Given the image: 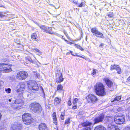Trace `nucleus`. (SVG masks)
<instances>
[{"instance_id":"obj_1","label":"nucleus","mask_w":130,"mask_h":130,"mask_svg":"<svg viewBox=\"0 0 130 130\" xmlns=\"http://www.w3.org/2000/svg\"><path fill=\"white\" fill-rule=\"evenodd\" d=\"M96 94L101 96H104L106 95L104 86L101 83H98L94 87Z\"/></svg>"},{"instance_id":"obj_2","label":"nucleus","mask_w":130,"mask_h":130,"mask_svg":"<svg viewBox=\"0 0 130 130\" xmlns=\"http://www.w3.org/2000/svg\"><path fill=\"white\" fill-rule=\"evenodd\" d=\"M124 121V116L122 113H119L115 115L114 121L116 123L121 124H123Z\"/></svg>"},{"instance_id":"obj_3","label":"nucleus","mask_w":130,"mask_h":130,"mask_svg":"<svg viewBox=\"0 0 130 130\" xmlns=\"http://www.w3.org/2000/svg\"><path fill=\"white\" fill-rule=\"evenodd\" d=\"M40 28L44 32L51 34H54L58 36L59 35V34L55 32L51 31L52 30V28L51 27H49L46 26L44 25H41Z\"/></svg>"},{"instance_id":"obj_4","label":"nucleus","mask_w":130,"mask_h":130,"mask_svg":"<svg viewBox=\"0 0 130 130\" xmlns=\"http://www.w3.org/2000/svg\"><path fill=\"white\" fill-rule=\"evenodd\" d=\"M30 110L34 112L39 113L41 111V106L37 103H33L29 105Z\"/></svg>"},{"instance_id":"obj_5","label":"nucleus","mask_w":130,"mask_h":130,"mask_svg":"<svg viewBox=\"0 0 130 130\" xmlns=\"http://www.w3.org/2000/svg\"><path fill=\"white\" fill-rule=\"evenodd\" d=\"M22 119L24 123L26 124H30L32 122L30 115L28 113H25L22 116Z\"/></svg>"},{"instance_id":"obj_6","label":"nucleus","mask_w":130,"mask_h":130,"mask_svg":"<svg viewBox=\"0 0 130 130\" xmlns=\"http://www.w3.org/2000/svg\"><path fill=\"white\" fill-rule=\"evenodd\" d=\"M28 85L29 88H31L32 90L34 91H37L39 89L37 84L36 82L33 80H29L28 83Z\"/></svg>"},{"instance_id":"obj_7","label":"nucleus","mask_w":130,"mask_h":130,"mask_svg":"<svg viewBox=\"0 0 130 130\" xmlns=\"http://www.w3.org/2000/svg\"><path fill=\"white\" fill-rule=\"evenodd\" d=\"M28 75V73L26 72L21 71L17 73L16 77L18 80H22L26 79Z\"/></svg>"},{"instance_id":"obj_8","label":"nucleus","mask_w":130,"mask_h":130,"mask_svg":"<svg viewBox=\"0 0 130 130\" xmlns=\"http://www.w3.org/2000/svg\"><path fill=\"white\" fill-rule=\"evenodd\" d=\"M87 101L90 103L94 104L96 102L98 99L95 95L92 94L88 95L86 98Z\"/></svg>"},{"instance_id":"obj_9","label":"nucleus","mask_w":130,"mask_h":130,"mask_svg":"<svg viewBox=\"0 0 130 130\" xmlns=\"http://www.w3.org/2000/svg\"><path fill=\"white\" fill-rule=\"evenodd\" d=\"M56 82L60 83L63 81L64 79L62 77V74L60 71H58V72L56 73Z\"/></svg>"},{"instance_id":"obj_10","label":"nucleus","mask_w":130,"mask_h":130,"mask_svg":"<svg viewBox=\"0 0 130 130\" xmlns=\"http://www.w3.org/2000/svg\"><path fill=\"white\" fill-rule=\"evenodd\" d=\"M21 102L22 101L20 99H18L15 100L14 102V103L15 104H20L15 106V107H13V108L15 110H18L20 108L19 107H21L23 105V104L22 103H21Z\"/></svg>"},{"instance_id":"obj_11","label":"nucleus","mask_w":130,"mask_h":130,"mask_svg":"<svg viewBox=\"0 0 130 130\" xmlns=\"http://www.w3.org/2000/svg\"><path fill=\"white\" fill-rule=\"evenodd\" d=\"M104 118V116L103 115H100L95 118L94 120V123L101 122Z\"/></svg>"},{"instance_id":"obj_12","label":"nucleus","mask_w":130,"mask_h":130,"mask_svg":"<svg viewBox=\"0 0 130 130\" xmlns=\"http://www.w3.org/2000/svg\"><path fill=\"white\" fill-rule=\"evenodd\" d=\"M108 130H120L118 127L113 124H109L108 126Z\"/></svg>"},{"instance_id":"obj_13","label":"nucleus","mask_w":130,"mask_h":130,"mask_svg":"<svg viewBox=\"0 0 130 130\" xmlns=\"http://www.w3.org/2000/svg\"><path fill=\"white\" fill-rule=\"evenodd\" d=\"M39 130H48V128L44 123L40 124L39 126Z\"/></svg>"},{"instance_id":"obj_14","label":"nucleus","mask_w":130,"mask_h":130,"mask_svg":"<svg viewBox=\"0 0 130 130\" xmlns=\"http://www.w3.org/2000/svg\"><path fill=\"white\" fill-rule=\"evenodd\" d=\"M104 80L107 86H108L109 88L111 87L112 86L113 83L108 78H106Z\"/></svg>"},{"instance_id":"obj_15","label":"nucleus","mask_w":130,"mask_h":130,"mask_svg":"<svg viewBox=\"0 0 130 130\" xmlns=\"http://www.w3.org/2000/svg\"><path fill=\"white\" fill-rule=\"evenodd\" d=\"M106 120H107L106 122L108 124H112L113 122L114 121L113 120L114 119L113 118L111 117H107L106 118Z\"/></svg>"},{"instance_id":"obj_16","label":"nucleus","mask_w":130,"mask_h":130,"mask_svg":"<svg viewBox=\"0 0 130 130\" xmlns=\"http://www.w3.org/2000/svg\"><path fill=\"white\" fill-rule=\"evenodd\" d=\"M92 125V123L89 122H85L82 123L81 124L79 125V127H80L81 125H82L83 127L87 126H90Z\"/></svg>"},{"instance_id":"obj_17","label":"nucleus","mask_w":130,"mask_h":130,"mask_svg":"<svg viewBox=\"0 0 130 130\" xmlns=\"http://www.w3.org/2000/svg\"><path fill=\"white\" fill-rule=\"evenodd\" d=\"M11 68L9 66H5L3 69L2 72H9L11 71Z\"/></svg>"},{"instance_id":"obj_18","label":"nucleus","mask_w":130,"mask_h":130,"mask_svg":"<svg viewBox=\"0 0 130 130\" xmlns=\"http://www.w3.org/2000/svg\"><path fill=\"white\" fill-rule=\"evenodd\" d=\"M53 118L54 123L56 125H57V120L56 117V113L55 112H54L53 114Z\"/></svg>"},{"instance_id":"obj_19","label":"nucleus","mask_w":130,"mask_h":130,"mask_svg":"<svg viewBox=\"0 0 130 130\" xmlns=\"http://www.w3.org/2000/svg\"><path fill=\"white\" fill-rule=\"evenodd\" d=\"M94 130H106V129L101 125H99L95 127Z\"/></svg>"},{"instance_id":"obj_20","label":"nucleus","mask_w":130,"mask_h":130,"mask_svg":"<svg viewBox=\"0 0 130 130\" xmlns=\"http://www.w3.org/2000/svg\"><path fill=\"white\" fill-rule=\"evenodd\" d=\"M13 127L14 128H13V129L15 130H19L21 128L22 126L21 124H18L17 125H14Z\"/></svg>"},{"instance_id":"obj_21","label":"nucleus","mask_w":130,"mask_h":130,"mask_svg":"<svg viewBox=\"0 0 130 130\" xmlns=\"http://www.w3.org/2000/svg\"><path fill=\"white\" fill-rule=\"evenodd\" d=\"M18 87H20L19 89H18V92L23 91L24 89L25 85L24 83H22L20 84V85H18Z\"/></svg>"},{"instance_id":"obj_22","label":"nucleus","mask_w":130,"mask_h":130,"mask_svg":"<svg viewBox=\"0 0 130 130\" xmlns=\"http://www.w3.org/2000/svg\"><path fill=\"white\" fill-rule=\"evenodd\" d=\"M5 66H8L7 64H6L4 63H0V71L2 72Z\"/></svg>"},{"instance_id":"obj_23","label":"nucleus","mask_w":130,"mask_h":130,"mask_svg":"<svg viewBox=\"0 0 130 130\" xmlns=\"http://www.w3.org/2000/svg\"><path fill=\"white\" fill-rule=\"evenodd\" d=\"M99 31L95 28H92L91 29V32L93 33V35H95Z\"/></svg>"},{"instance_id":"obj_24","label":"nucleus","mask_w":130,"mask_h":130,"mask_svg":"<svg viewBox=\"0 0 130 130\" xmlns=\"http://www.w3.org/2000/svg\"><path fill=\"white\" fill-rule=\"evenodd\" d=\"M60 99L58 98H56L54 100V104L55 105H57L59 104L60 102Z\"/></svg>"},{"instance_id":"obj_25","label":"nucleus","mask_w":130,"mask_h":130,"mask_svg":"<svg viewBox=\"0 0 130 130\" xmlns=\"http://www.w3.org/2000/svg\"><path fill=\"white\" fill-rule=\"evenodd\" d=\"M37 36L36 34L35 33H33L31 36V38L32 40H35V41H37Z\"/></svg>"},{"instance_id":"obj_26","label":"nucleus","mask_w":130,"mask_h":130,"mask_svg":"<svg viewBox=\"0 0 130 130\" xmlns=\"http://www.w3.org/2000/svg\"><path fill=\"white\" fill-rule=\"evenodd\" d=\"M121 98V96H116L113 99V100H111V102H113L114 101H119L120 100Z\"/></svg>"},{"instance_id":"obj_27","label":"nucleus","mask_w":130,"mask_h":130,"mask_svg":"<svg viewBox=\"0 0 130 130\" xmlns=\"http://www.w3.org/2000/svg\"><path fill=\"white\" fill-rule=\"evenodd\" d=\"M95 36H96L97 37H101L102 38H103L104 37L103 34L99 31L98 32Z\"/></svg>"},{"instance_id":"obj_28","label":"nucleus","mask_w":130,"mask_h":130,"mask_svg":"<svg viewBox=\"0 0 130 130\" xmlns=\"http://www.w3.org/2000/svg\"><path fill=\"white\" fill-rule=\"evenodd\" d=\"M118 65H117L116 64H114L111 65L110 67V69L111 70H113L116 69L117 68Z\"/></svg>"},{"instance_id":"obj_29","label":"nucleus","mask_w":130,"mask_h":130,"mask_svg":"<svg viewBox=\"0 0 130 130\" xmlns=\"http://www.w3.org/2000/svg\"><path fill=\"white\" fill-rule=\"evenodd\" d=\"M116 70L117 71L118 73L120 74L121 73V69L120 67L118 65L117 68L116 69Z\"/></svg>"},{"instance_id":"obj_30","label":"nucleus","mask_w":130,"mask_h":130,"mask_svg":"<svg viewBox=\"0 0 130 130\" xmlns=\"http://www.w3.org/2000/svg\"><path fill=\"white\" fill-rule=\"evenodd\" d=\"M78 102V99L77 98H75L73 100V103L74 105H77V103Z\"/></svg>"},{"instance_id":"obj_31","label":"nucleus","mask_w":130,"mask_h":130,"mask_svg":"<svg viewBox=\"0 0 130 130\" xmlns=\"http://www.w3.org/2000/svg\"><path fill=\"white\" fill-rule=\"evenodd\" d=\"M119 108L118 107H115L113 108V111L115 112H117L118 111L119 109Z\"/></svg>"},{"instance_id":"obj_32","label":"nucleus","mask_w":130,"mask_h":130,"mask_svg":"<svg viewBox=\"0 0 130 130\" xmlns=\"http://www.w3.org/2000/svg\"><path fill=\"white\" fill-rule=\"evenodd\" d=\"M6 128L4 125L0 126V130H6Z\"/></svg>"},{"instance_id":"obj_33","label":"nucleus","mask_w":130,"mask_h":130,"mask_svg":"<svg viewBox=\"0 0 130 130\" xmlns=\"http://www.w3.org/2000/svg\"><path fill=\"white\" fill-rule=\"evenodd\" d=\"M63 88L62 86L60 84L58 85L57 88V90H62Z\"/></svg>"},{"instance_id":"obj_34","label":"nucleus","mask_w":130,"mask_h":130,"mask_svg":"<svg viewBox=\"0 0 130 130\" xmlns=\"http://www.w3.org/2000/svg\"><path fill=\"white\" fill-rule=\"evenodd\" d=\"M6 92L8 93H10L11 92V90L10 88H6L5 89Z\"/></svg>"},{"instance_id":"obj_35","label":"nucleus","mask_w":130,"mask_h":130,"mask_svg":"<svg viewBox=\"0 0 130 130\" xmlns=\"http://www.w3.org/2000/svg\"><path fill=\"white\" fill-rule=\"evenodd\" d=\"M75 45L77 47V48L79 49L81 51H83L84 49H83L82 48V47H81L79 45H78L76 44H75Z\"/></svg>"},{"instance_id":"obj_36","label":"nucleus","mask_w":130,"mask_h":130,"mask_svg":"<svg viewBox=\"0 0 130 130\" xmlns=\"http://www.w3.org/2000/svg\"><path fill=\"white\" fill-rule=\"evenodd\" d=\"M70 123V119L69 118H68L66 120L65 123V124H67Z\"/></svg>"},{"instance_id":"obj_37","label":"nucleus","mask_w":130,"mask_h":130,"mask_svg":"<svg viewBox=\"0 0 130 130\" xmlns=\"http://www.w3.org/2000/svg\"><path fill=\"white\" fill-rule=\"evenodd\" d=\"M8 78L9 79L11 80H14V77L13 76H9L8 77Z\"/></svg>"},{"instance_id":"obj_38","label":"nucleus","mask_w":130,"mask_h":130,"mask_svg":"<svg viewBox=\"0 0 130 130\" xmlns=\"http://www.w3.org/2000/svg\"><path fill=\"white\" fill-rule=\"evenodd\" d=\"M96 70L95 69H93V70L92 74L93 75H95L96 74Z\"/></svg>"},{"instance_id":"obj_39","label":"nucleus","mask_w":130,"mask_h":130,"mask_svg":"<svg viewBox=\"0 0 130 130\" xmlns=\"http://www.w3.org/2000/svg\"><path fill=\"white\" fill-rule=\"evenodd\" d=\"M109 14L108 15L109 17H111L113 16L112 13L111 12L109 13Z\"/></svg>"},{"instance_id":"obj_40","label":"nucleus","mask_w":130,"mask_h":130,"mask_svg":"<svg viewBox=\"0 0 130 130\" xmlns=\"http://www.w3.org/2000/svg\"><path fill=\"white\" fill-rule=\"evenodd\" d=\"M3 82L2 81H0V89H1V87L3 86Z\"/></svg>"},{"instance_id":"obj_41","label":"nucleus","mask_w":130,"mask_h":130,"mask_svg":"<svg viewBox=\"0 0 130 130\" xmlns=\"http://www.w3.org/2000/svg\"><path fill=\"white\" fill-rule=\"evenodd\" d=\"M82 130H91V129L89 127H87L85 128H83Z\"/></svg>"},{"instance_id":"obj_42","label":"nucleus","mask_w":130,"mask_h":130,"mask_svg":"<svg viewBox=\"0 0 130 130\" xmlns=\"http://www.w3.org/2000/svg\"><path fill=\"white\" fill-rule=\"evenodd\" d=\"M5 15L2 14V12H0V17L1 18H2L4 17Z\"/></svg>"},{"instance_id":"obj_43","label":"nucleus","mask_w":130,"mask_h":130,"mask_svg":"<svg viewBox=\"0 0 130 130\" xmlns=\"http://www.w3.org/2000/svg\"><path fill=\"white\" fill-rule=\"evenodd\" d=\"M68 105L70 106L71 105L72 103L71 102V101L70 100H69L68 102Z\"/></svg>"},{"instance_id":"obj_44","label":"nucleus","mask_w":130,"mask_h":130,"mask_svg":"<svg viewBox=\"0 0 130 130\" xmlns=\"http://www.w3.org/2000/svg\"><path fill=\"white\" fill-rule=\"evenodd\" d=\"M77 107V105H75L72 107V109H76Z\"/></svg>"},{"instance_id":"obj_45","label":"nucleus","mask_w":130,"mask_h":130,"mask_svg":"<svg viewBox=\"0 0 130 130\" xmlns=\"http://www.w3.org/2000/svg\"><path fill=\"white\" fill-rule=\"evenodd\" d=\"M125 130H130V126L126 127L125 128Z\"/></svg>"},{"instance_id":"obj_46","label":"nucleus","mask_w":130,"mask_h":130,"mask_svg":"<svg viewBox=\"0 0 130 130\" xmlns=\"http://www.w3.org/2000/svg\"><path fill=\"white\" fill-rule=\"evenodd\" d=\"M7 15H8L9 16L8 17H11L14 16V15L10 14H7Z\"/></svg>"},{"instance_id":"obj_47","label":"nucleus","mask_w":130,"mask_h":130,"mask_svg":"<svg viewBox=\"0 0 130 130\" xmlns=\"http://www.w3.org/2000/svg\"><path fill=\"white\" fill-rule=\"evenodd\" d=\"M28 60L29 61H30L32 62H33L31 58H28Z\"/></svg>"},{"instance_id":"obj_48","label":"nucleus","mask_w":130,"mask_h":130,"mask_svg":"<svg viewBox=\"0 0 130 130\" xmlns=\"http://www.w3.org/2000/svg\"><path fill=\"white\" fill-rule=\"evenodd\" d=\"M104 44L103 43H101V44L99 45V47H102L104 45Z\"/></svg>"},{"instance_id":"obj_49","label":"nucleus","mask_w":130,"mask_h":130,"mask_svg":"<svg viewBox=\"0 0 130 130\" xmlns=\"http://www.w3.org/2000/svg\"><path fill=\"white\" fill-rule=\"evenodd\" d=\"M83 2H82L79 5V7H82L83 6Z\"/></svg>"},{"instance_id":"obj_50","label":"nucleus","mask_w":130,"mask_h":130,"mask_svg":"<svg viewBox=\"0 0 130 130\" xmlns=\"http://www.w3.org/2000/svg\"><path fill=\"white\" fill-rule=\"evenodd\" d=\"M127 81L128 82H130V76L127 78Z\"/></svg>"},{"instance_id":"obj_51","label":"nucleus","mask_w":130,"mask_h":130,"mask_svg":"<svg viewBox=\"0 0 130 130\" xmlns=\"http://www.w3.org/2000/svg\"><path fill=\"white\" fill-rule=\"evenodd\" d=\"M61 119L63 120L64 119V116H60Z\"/></svg>"},{"instance_id":"obj_52","label":"nucleus","mask_w":130,"mask_h":130,"mask_svg":"<svg viewBox=\"0 0 130 130\" xmlns=\"http://www.w3.org/2000/svg\"><path fill=\"white\" fill-rule=\"evenodd\" d=\"M70 53H71V54L72 55H73L74 56H76L75 55H74L72 53V52L71 51H70Z\"/></svg>"},{"instance_id":"obj_53","label":"nucleus","mask_w":130,"mask_h":130,"mask_svg":"<svg viewBox=\"0 0 130 130\" xmlns=\"http://www.w3.org/2000/svg\"><path fill=\"white\" fill-rule=\"evenodd\" d=\"M64 114L63 112H62L61 113L60 116H64Z\"/></svg>"},{"instance_id":"obj_54","label":"nucleus","mask_w":130,"mask_h":130,"mask_svg":"<svg viewBox=\"0 0 130 130\" xmlns=\"http://www.w3.org/2000/svg\"><path fill=\"white\" fill-rule=\"evenodd\" d=\"M128 112H130V107H129L128 108Z\"/></svg>"},{"instance_id":"obj_55","label":"nucleus","mask_w":130,"mask_h":130,"mask_svg":"<svg viewBox=\"0 0 130 130\" xmlns=\"http://www.w3.org/2000/svg\"><path fill=\"white\" fill-rule=\"evenodd\" d=\"M73 2L74 3H75L76 4H77V2H76V1H73Z\"/></svg>"},{"instance_id":"obj_56","label":"nucleus","mask_w":130,"mask_h":130,"mask_svg":"<svg viewBox=\"0 0 130 130\" xmlns=\"http://www.w3.org/2000/svg\"><path fill=\"white\" fill-rule=\"evenodd\" d=\"M0 7L4 8V6L3 5L0 4Z\"/></svg>"},{"instance_id":"obj_57","label":"nucleus","mask_w":130,"mask_h":130,"mask_svg":"<svg viewBox=\"0 0 130 130\" xmlns=\"http://www.w3.org/2000/svg\"><path fill=\"white\" fill-rule=\"evenodd\" d=\"M36 50L37 52H39L40 51L38 49H36Z\"/></svg>"},{"instance_id":"obj_58","label":"nucleus","mask_w":130,"mask_h":130,"mask_svg":"<svg viewBox=\"0 0 130 130\" xmlns=\"http://www.w3.org/2000/svg\"><path fill=\"white\" fill-rule=\"evenodd\" d=\"M12 98H11L9 100V102H11V101L12 100Z\"/></svg>"},{"instance_id":"obj_59","label":"nucleus","mask_w":130,"mask_h":130,"mask_svg":"<svg viewBox=\"0 0 130 130\" xmlns=\"http://www.w3.org/2000/svg\"><path fill=\"white\" fill-rule=\"evenodd\" d=\"M70 54V53L69 52H68L66 53V55H69Z\"/></svg>"},{"instance_id":"obj_60","label":"nucleus","mask_w":130,"mask_h":130,"mask_svg":"<svg viewBox=\"0 0 130 130\" xmlns=\"http://www.w3.org/2000/svg\"><path fill=\"white\" fill-rule=\"evenodd\" d=\"M36 24L40 27V26L41 25H40L38 23H36Z\"/></svg>"},{"instance_id":"obj_61","label":"nucleus","mask_w":130,"mask_h":130,"mask_svg":"<svg viewBox=\"0 0 130 130\" xmlns=\"http://www.w3.org/2000/svg\"><path fill=\"white\" fill-rule=\"evenodd\" d=\"M41 88V89H42L41 91H42V92H43V93H44V91H43V88L42 87Z\"/></svg>"},{"instance_id":"obj_62","label":"nucleus","mask_w":130,"mask_h":130,"mask_svg":"<svg viewBox=\"0 0 130 130\" xmlns=\"http://www.w3.org/2000/svg\"><path fill=\"white\" fill-rule=\"evenodd\" d=\"M126 100H130V97L127 98Z\"/></svg>"},{"instance_id":"obj_63","label":"nucleus","mask_w":130,"mask_h":130,"mask_svg":"<svg viewBox=\"0 0 130 130\" xmlns=\"http://www.w3.org/2000/svg\"><path fill=\"white\" fill-rule=\"evenodd\" d=\"M2 117V115L1 113H0V120L1 119Z\"/></svg>"},{"instance_id":"obj_64","label":"nucleus","mask_w":130,"mask_h":130,"mask_svg":"<svg viewBox=\"0 0 130 130\" xmlns=\"http://www.w3.org/2000/svg\"><path fill=\"white\" fill-rule=\"evenodd\" d=\"M79 57H80L82 58H83V57H82L80 56H79Z\"/></svg>"}]
</instances>
